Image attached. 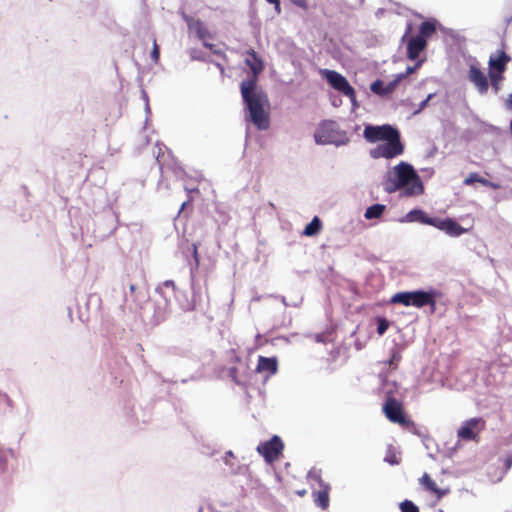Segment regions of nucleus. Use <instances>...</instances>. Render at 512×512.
<instances>
[{"instance_id": "1", "label": "nucleus", "mask_w": 512, "mask_h": 512, "mask_svg": "<svg viewBox=\"0 0 512 512\" xmlns=\"http://www.w3.org/2000/svg\"><path fill=\"white\" fill-rule=\"evenodd\" d=\"M246 55L245 64L250 68L252 77L242 81L241 95L249 112L250 121L257 129L267 130L270 126L269 100L266 93L257 88V79L264 69V63L254 49H249Z\"/></svg>"}, {"instance_id": "2", "label": "nucleus", "mask_w": 512, "mask_h": 512, "mask_svg": "<svg viewBox=\"0 0 512 512\" xmlns=\"http://www.w3.org/2000/svg\"><path fill=\"white\" fill-rule=\"evenodd\" d=\"M363 136L369 143L385 142L370 150L373 159H393L404 153L405 147L400 132L390 124L366 125Z\"/></svg>"}, {"instance_id": "3", "label": "nucleus", "mask_w": 512, "mask_h": 512, "mask_svg": "<svg viewBox=\"0 0 512 512\" xmlns=\"http://www.w3.org/2000/svg\"><path fill=\"white\" fill-rule=\"evenodd\" d=\"M383 187L388 193H393L402 188L405 196L418 195L423 192L420 177L413 167L405 162L399 163L394 167V172L387 174Z\"/></svg>"}, {"instance_id": "4", "label": "nucleus", "mask_w": 512, "mask_h": 512, "mask_svg": "<svg viewBox=\"0 0 512 512\" xmlns=\"http://www.w3.org/2000/svg\"><path fill=\"white\" fill-rule=\"evenodd\" d=\"M314 139L319 145L341 146L349 142L346 132L341 130L338 123L333 120L322 121L315 130Z\"/></svg>"}, {"instance_id": "5", "label": "nucleus", "mask_w": 512, "mask_h": 512, "mask_svg": "<svg viewBox=\"0 0 512 512\" xmlns=\"http://www.w3.org/2000/svg\"><path fill=\"white\" fill-rule=\"evenodd\" d=\"M390 303L400 304L405 307L414 306L416 308L430 306L432 312L436 309L435 292L433 291L417 290L398 292L391 297Z\"/></svg>"}, {"instance_id": "6", "label": "nucleus", "mask_w": 512, "mask_h": 512, "mask_svg": "<svg viewBox=\"0 0 512 512\" xmlns=\"http://www.w3.org/2000/svg\"><path fill=\"white\" fill-rule=\"evenodd\" d=\"M383 412L390 422L396 423L404 428H409L414 424L413 421L406 416L402 403L394 397H388L386 399L383 404Z\"/></svg>"}, {"instance_id": "7", "label": "nucleus", "mask_w": 512, "mask_h": 512, "mask_svg": "<svg viewBox=\"0 0 512 512\" xmlns=\"http://www.w3.org/2000/svg\"><path fill=\"white\" fill-rule=\"evenodd\" d=\"M320 73L335 90L347 96L352 101L355 100V89L342 74L329 69H323Z\"/></svg>"}, {"instance_id": "8", "label": "nucleus", "mask_w": 512, "mask_h": 512, "mask_svg": "<svg viewBox=\"0 0 512 512\" xmlns=\"http://www.w3.org/2000/svg\"><path fill=\"white\" fill-rule=\"evenodd\" d=\"M284 449V443L277 435L273 436L269 441L260 443L257 446V452L263 456L267 463H273L278 460Z\"/></svg>"}, {"instance_id": "9", "label": "nucleus", "mask_w": 512, "mask_h": 512, "mask_svg": "<svg viewBox=\"0 0 512 512\" xmlns=\"http://www.w3.org/2000/svg\"><path fill=\"white\" fill-rule=\"evenodd\" d=\"M412 31V25L408 24L405 34L402 36L401 41L406 42L407 45V58L409 60H416L418 59L421 52H423L427 47V41L424 39H421V37L411 36L408 37V35Z\"/></svg>"}, {"instance_id": "10", "label": "nucleus", "mask_w": 512, "mask_h": 512, "mask_svg": "<svg viewBox=\"0 0 512 512\" xmlns=\"http://www.w3.org/2000/svg\"><path fill=\"white\" fill-rule=\"evenodd\" d=\"M485 422L481 418H471L458 430L457 435L465 441L477 440L478 433L483 430Z\"/></svg>"}, {"instance_id": "11", "label": "nucleus", "mask_w": 512, "mask_h": 512, "mask_svg": "<svg viewBox=\"0 0 512 512\" xmlns=\"http://www.w3.org/2000/svg\"><path fill=\"white\" fill-rule=\"evenodd\" d=\"M510 61L511 57L504 50H497L489 58V72L504 74Z\"/></svg>"}, {"instance_id": "12", "label": "nucleus", "mask_w": 512, "mask_h": 512, "mask_svg": "<svg viewBox=\"0 0 512 512\" xmlns=\"http://www.w3.org/2000/svg\"><path fill=\"white\" fill-rule=\"evenodd\" d=\"M468 78L475 85L480 94H485L488 91V77L475 65L469 67Z\"/></svg>"}, {"instance_id": "13", "label": "nucleus", "mask_w": 512, "mask_h": 512, "mask_svg": "<svg viewBox=\"0 0 512 512\" xmlns=\"http://www.w3.org/2000/svg\"><path fill=\"white\" fill-rule=\"evenodd\" d=\"M278 370V361L275 357L267 358L264 356L258 357L256 371L258 373L267 372L268 376L274 375Z\"/></svg>"}, {"instance_id": "14", "label": "nucleus", "mask_w": 512, "mask_h": 512, "mask_svg": "<svg viewBox=\"0 0 512 512\" xmlns=\"http://www.w3.org/2000/svg\"><path fill=\"white\" fill-rule=\"evenodd\" d=\"M329 485L323 484L321 485V489L313 492V498L315 504L321 509L325 510L329 507Z\"/></svg>"}, {"instance_id": "15", "label": "nucleus", "mask_w": 512, "mask_h": 512, "mask_svg": "<svg viewBox=\"0 0 512 512\" xmlns=\"http://www.w3.org/2000/svg\"><path fill=\"white\" fill-rule=\"evenodd\" d=\"M464 185L466 186H471L473 185L474 183H480L482 184L483 186H486V187H490V188H493V189H498L499 188V185L498 184H495L483 177H481L478 173L476 172H472L470 173L463 181Z\"/></svg>"}, {"instance_id": "16", "label": "nucleus", "mask_w": 512, "mask_h": 512, "mask_svg": "<svg viewBox=\"0 0 512 512\" xmlns=\"http://www.w3.org/2000/svg\"><path fill=\"white\" fill-rule=\"evenodd\" d=\"M442 231L446 232L450 236L457 237L466 233L467 229L463 228L455 220L446 218Z\"/></svg>"}, {"instance_id": "17", "label": "nucleus", "mask_w": 512, "mask_h": 512, "mask_svg": "<svg viewBox=\"0 0 512 512\" xmlns=\"http://www.w3.org/2000/svg\"><path fill=\"white\" fill-rule=\"evenodd\" d=\"M420 482L425 490L435 494L438 498H441L443 495H445V491H441L437 487L435 481L427 473L421 477Z\"/></svg>"}, {"instance_id": "18", "label": "nucleus", "mask_w": 512, "mask_h": 512, "mask_svg": "<svg viewBox=\"0 0 512 512\" xmlns=\"http://www.w3.org/2000/svg\"><path fill=\"white\" fill-rule=\"evenodd\" d=\"M436 32V25L432 21H424L421 23L419 27V33L416 37H421V39L428 40L434 33Z\"/></svg>"}, {"instance_id": "19", "label": "nucleus", "mask_w": 512, "mask_h": 512, "mask_svg": "<svg viewBox=\"0 0 512 512\" xmlns=\"http://www.w3.org/2000/svg\"><path fill=\"white\" fill-rule=\"evenodd\" d=\"M385 208L383 204H374L366 209L364 217L368 220L379 218L384 213Z\"/></svg>"}, {"instance_id": "20", "label": "nucleus", "mask_w": 512, "mask_h": 512, "mask_svg": "<svg viewBox=\"0 0 512 512\" xmlns=\"http://www.w3.org/2000/svg\"><path fill=\"white\" fill-rule=\"evenodd\" d=\"M322 228V223L320 219L315 216L312 221L306 225L303 234L306 236H314L320 232Z\"/></svg>"}, {"instance_id": "21", "label": "nucleus", "mask_w": 512, "mask_h": 512, "mask_svg": "<svg viewBox=\"0 0 512 512\" xmlns=\"http://www.w3.org/2000/svg\"><path fill=\"white\" fill-rule=\"evenodd\" d=\"M384 461L389 463L390 465H398L400 463V457L396 448L392 445H389L385 452Z\"/></svg>"}, {"instance_id": "22", "label": "nucleus", "mask_w": 512, "mask_h": 512, "mask_svg": "<svg viewBox=\"0 0 512 512\" xmlns=\"http://www.w3.org/2000/svg\"><path fill=\"white\" fill-rule=\"evenodd\" d=\"M407 218L411 222H420L423 224H427L429 217L422 210H412L407 214Z\"/></svg>"}, {"instance_id": "23", "label": "nucleus", "mask_w": 512, "mask_h": 512, "mask_svg": "<svg viewBox=\"0 0 512 512\" xmlns=\"http://www.w3.org/2000/svg\"><path fill=\"white\" fill-rule=\"evenodd\" d=\"M488 75L494 92L498 93L501 88V82L504 80L503 74L489 72Z\"/></svg>"}, {"instance_id": "24", "label": "nucleus", "mask_w": 512, "mask_h": 512, "mask_svg": "<svg viewBox=\"0 0 512 512\" xmlns=\"http://www.w3.org/2000/svg\"><path fill=\"white\" fill-rule=\"evenodd\" d=\"M370 90L374 94H377V95H380V96H386V94H385V85H384L383 81H381L380 79L375 80L371 84Z\"/></svg>"}, {"instance_id": "25", "label": "nucleus", "mask_w": 512, "mask_h": 512, "mask_svg": "<svg viewBox=\"0 0 512 512\" xmlns=\"http://www.w3.org/2000/svg\"><path fill=\"white\" fill-rule=\"evenodd\" d=\"M399 508L401 512H420L417 505H415L411 500H404L399 504Z\"/></svg>"}, {"instance_id": "26", "label": "nucleus", "mask_w": 512, "mask_h": 512, "mask_svg": "<svg viewBox=\"0 0 512 512\" xmlns=\"http://www.w3.org/2000/svg\"><path fill=\"white\" fill-rule=\"evenodd\" d=\"M402 80H403V76L397 75L394 80H392L387 85H385V94L386 95L391 94Z\"/></svg>"}, {"instance_id": "27", "label": "nucleus", "mask_w": 512, "mask_h": 512, "mask_svg": "<svg viewBox=\"0 0 512 512\" xmlns=\"http://www.w3.org/2000/svg\"><path fill=\"white\" fill-rule=\"evenodd\" d=\"M377 323H378L377 333L379 335H383L389 328V322L385 318H378Z\"/></svg>"}, {"instance_id": "28", "label": "nucleus", "mask_w": 512, "mask_h": 512, "mask_svg": "<svg viewBox=\"0 0 512 512\" xmlns=\"http://www.w3.org/2000/svg\"><path fill=\"white\" fill-rule=\"evenodd\" d=\"M445 221H446V219L429 217V220L427 221V225H431L433 227L438 228L439 230H442L444 227Z\"/></svg>"}, {"instance_id": "29", "label": "nucleus", "mask_w": 512, "mask_h": 512, "mask_svg": "<svg viewBox=\"0 0 512 512\" xmlns=\"http://www.w3.org/2000/svg\"><path fill=\"white\" fill-rule=\"evenodd\" d=\"M401 360V354L397 351H393L392 356L389 360V365H394V369L397 367L398 362Z\"/></svg>"}, {"instance_id": "30", "label": "nucleus", "mask_w": 512, "mask_h": 512, "mask_svg": "<svg viewBox=\"0 0 512 512\" xmlns=\"http://www.w3.org/2000/svg\"><path fill=\"white\" fill-rule=\"evenodd\" d=\"M422 64V61L417 62V64L414 67L408 66L405 73H400L398 76H403V79H405L408 75L415 72L417 68H419Z\"/></svg>"}, {"instance_id": "31", "label": "nucleus", "mask_w": 512, "mask_h": 512, "mask_svg": "<svg viewBox=\"0 0 512 512\" xmlns=\"http://www.w3.org/2000/svg\"><path fill=\"white\" fill-rule=\"evenodd\" d=\"M151 57L155 62H157L160 57V50H159V46H158L156 40H154V42H153V50H152Z\"/></svg>"}, {"instance_id": "32", "label": "nucleus", "mask_w": 512, "mask_h": 512, "mask_svg": "<svg viewBox=\"0 0 512 512\" xmlns=\"http://www.w3.org/2000/svg\"><path fill=\"white\" fill-rule=\"evenodd\" d=\"M291 3L303 10H308L309 6H308V1L307 0H290Z\"/></svg>"}, {"instance_id": "33", "label": "nucleus", "mask_w": 512, "mask_h": 512, "mask_svg": "<svg viewBox=\"0 0 512 512\" xmlns=\"http://www.w3.org/2000/svg\"><path fill=\"white\" fill-rule=\"evenodd\" d=\"M193 200H194L193 196H189L188 199L181 205L179 214L183 213L184 210L192 204Z\"/></svg>"}, {"instance_id": "34", "label": "nucleus", "mask_w": 512, "mask_h": 512, "mask_svg": "<svg viewBox=\"0 0 512 512\" xmlns=\"http://www.w3.org/2000/svg\"><path fill=\"white\" fill-rule=\"evenodd\" d=\"M268 3L273 4L275 6V10L280 13L281 11V5L280 0H266Z\"/></svg>"}, {"instance_id": "35", "label": "nucleus", "mask_w": 512, "mask_h": 512, "mask_svg": "<svg viewBox=\"0 0 512 512\" xmlns=\"http://www.w3.org/2000/svg\"><path fill=\"white\" fill-rule=\"evenodd\" d=\"M185 191H187L188 197L189 196H193L194 193H196V194L200 193L198 188H188V187H185Z\"/></svg>"}, {"instance_id": "36", "label": "nucleus", "mask_w": 512, "mask_h": 512, "mask_svg": "<svg viewBox=\"0 0 512 512\" xmlns=\"http://www.w3.org/2000/svg\"><path fill=\"white\" fill-rule=\"evenodd\" d=\"M2 398H3V400L6 402V404H7L9 407H12V406H13V405H12V400L9 398V396H8V395L3 394V395H2Z\"/></svg>"}, {"instance_id": "37", "label": "nucleus", "mask_w": 512, "mask_h": 512, "mask_svg": "<svg viewBox=\"0 0 512 512\" xmlns=\"http://www.w3.org/2000/svg\"><path fill=\"white\" fill-rule=\"evenodd\" d=\"M507 107L512 109V94H510L507 98Z\"/></svg>"}, {"instance_id": "38", "label": "nucleus", "mask_w": 512, "mask_h": 512, "mask_svg": "<svg viewBox=\"0 0 512 512\" xmlns=\"http://www.w3.org/2000/svg\"><path fill=\"white\" fill-rule=\"evenodd\" d=\"M129 289H130V292H131L132 294H134V293L136 292L137 287H136V285L131 284V285H130V287H129Z\"/></svg>"}, {"instance_id": "39", "label": "nucleus", "mask_w": 512, "mask_h": 512, "mask_svg": "<svg viewBox=\"0 0 512 512\" xmlns=\"http://www.w3.org/2000/svg\"><path fill=\"white\" fill-rule=\"evenodd\" d=\"M193 254H194V257L197 259V255H198V248L196 245H193Z\"/></svg>"}, {"instance_id": "40", "label": "nucleus", "mask_w": 512, "mask_h": 512, "mask_svg": "<svg viewBox=\"0 0 512 512\" xmlns=\"http://www.w3.org/2000/svg\"><path fill=\"white\" fill-rule=\"evenodd\" d=\"M164 285H165V286H173V285H174V283H173V281H166V282L164 283Z\"/></svg>"}, {"instance_id": "41", "label": "nucleus", "mask_w": 512, "mask_h": 512, "mask_svg": "<svg viewBox=\"0 0 512 512\" xmlns=\"http://www.w3.org/2000/svg\"><path fill=\"white\" fill-rule=\"evenodd\" d=\"M297 494L299 496H304L306 494V490L298 491Z\"/></svg>"}, {"instance_id": "42", "label": "nucleus", "mask_w": 512, "mask_h": 512, "mask_svg": "<svg viewBox=\"0 0 512 512\" xmlns=\"http://www.w3.org/2000/svg\"><path fill=\"white\" fill-rule=\"evenodd\" d=\"M217 66H218V68H219L222 72L224 71V68H223V66H222V65L217 64Z\"/></svg>"}, {"instance_id": "43", "label": "nucleus", "mask_w": 512, "mask_h": 512, "mask_svg": "<svg viewBox=\"0 0 512 512\" xmlns=\"http://www.w3.org/2000/svg\"><path fill=\"white\" fill-rule=\"evenodd\" d=\"M215 53H217L219 55H224L223 52H221V51H216Z\"/></svg>"}, {"instance_id": "44", "label": "nucleus", "mask_w": 512, "mask_h": 512, "mask_svg": "<svg viewBox=\"0 0 512 512\" xmlns=\"http://www.w3.org/2000/svg\"><path fill=\"white\" fill-rule=\"evenodd\" d=\"M199 512H202V510L200 509V511H199Z\"/></svg>"}]
</instances>
